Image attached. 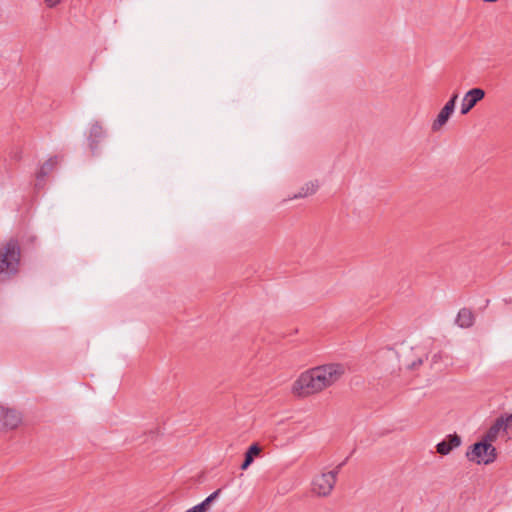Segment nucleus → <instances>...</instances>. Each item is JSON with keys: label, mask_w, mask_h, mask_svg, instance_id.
Wrapping results in <instances>:
<instances>
[{"label": "nucleus", "mask_w": 512, "mask_h": 512, "mask_svg": "<svg viewBox=\"0 0 512 512\" xmlns=\"http://www.w3.org/2000/svg\"><path fill=\"white\" fill-rule=\"evenodd\" d=\"M345 372L342 364L321 365L303 372L292 385L297 397H307L321 392L338 381Z\"/></svg>", "instance_id": "1"}, {"label": "nucleus", "mask_w": 512, "mask_h": 512, "mask_svg": "<svg viewBox=\"0 0 512 512\" xmlns=\"http://www.w3.org/2000/svg\"><path fill=\"white\" fill-rule=\"evenodd\" d=\"M21 249L17 239L0 244V282H6L19 272Z\"/></svg>", "instance_id": "2"}, {"label": "nucleus", "mask_w": 512, "mask_h": 512, "mask_svg": "<svg viewBox=\"0 0 512 512\" xmlns=\"http://www.w3.org/2000/svg\"><path fill=\"white\" fill-rule=\"evenodd\" d=\"M469 461L477 464H491L496 460L497 452L492 442L482 437L480 442L473 444L466 453Z\"/></svg>", "instance_id": "3"}, {"label": "nucleus", "mask_w": 512, "mask_h": 512, "mask_svg": "<svg viewBox=\"0 0 512 512\" xmlns=\"http://www.w3.org/2000/svg\"><path fill=\"white\" fill-rule=\"evenodd\" d=\"M342 465L343 463L338 465L332 471L321 473L315 476L312 481V492L320 497H326L330 495L336 484L337 475Z\"/></svg>", "instance_id": "4"}, {"label": "nucleus", "mask_w": 512, "mask_h": 512, "mask_svg": "<svg viewBox=\"0 0 512 512\" xmlns=\"http://www.w3.org/2000/svg\"><path fill=\"white\" fill-rule=\"evenodd\" d=\"M458 99V94L454 93L449 101L444 105V107L440 110L437 117L432 123L431 129L434 132H437L442 129L444 125L448 122L452 114L455 110L456 101Z\"/></svg>", "instance_id": "5"}, {"label": "nucleus", "mask_w": 512, "mask_h": 512, "mask_svg": "<svg viewBox=\"0 0 512 512\" xmlns=\"http://www.w3.org/2000/svg\"><path fill=\"white\" fill-rule=\"evenodd\" d=\"M484 97L485 91L482 88H472L467 91L462 99L461 114H468Z\"/></svg>", "instance_id": "6"}, {"label": "nucleus", "mask_w": 512, "mask_h": 512, "mask_svg": "<svg viewBox=\"0 0 512 512\" xmlns=\"http://www.w3.org/2000/svg\"><path fill=\"white\" fill-rule=\"evenodd\" d=\"M104 137L105 131L103 127L98 122L93 123L90 127L88 136L89 148L93 155L96 154L98 145Z\"/></svg>", "instance_id": "7"}, {"label": "nucleus", "mask_w": 512, "mask_h": 512, "mask_svg": "<svg viewBox=\"0 0 512 512\" xmlns=\"http://www.w3.org/2000/svg\"><path fill=\"white\" fill-rule=\"evenodd\" d=\"M461 438L457 434L448 435L443 441L436 445L437 453L441 455L449 454L454 448L460 446Z\"/></svg>", "instance_id": "8"}, {"label": "nucleus", "mask_w": 512, "mask_h": 512, "mask_svg": "<svg viewBox=\"0 0 512 512\" xmlns=\"http://www.w3.org/2000/svg\"><path fill=\"white\" fill-rule=\"evenodd\" d=\"M0 422L7 429H15L21 422V416L16 410L3 407V415Z\"/></svg>", "instance_id": "9"}, {"label": "nucleus", "mask_w": 512, "mask_h": 512, "mask_svg": "<svg viewBox=\"0 0 512 512\" xmlns=\"http://www.w3.org/2000/svg\"><path fill=\"white\" fill-rule=\"evenodd\" d=\"M499 436H504V426H503V416L496 419L494 424L488 429V431L484 434L483 438L486 441L494 442L497 440Z\"/></svg>", "instance_id": "10"}, {"label": "nucleus", "mask_w": 512, "mask_h": 512, "mask_svg": "<svg viewBox=\"0 0 512 512\" xmlns=\"http://www.w3.org/2000/svg\"><path fill=\"white\" fill-rule=\"evenodd\" d=\"M262 452V448L257 444H252L245 452V459L241 465L242 470H246Z\"/></svg>", "instance_id": "11"}, {"label": "nucleus", "mask_w": 512, "mask_h": 512, "mask_svg": "<svg viewBox=\"0 0 512 512\" xmlns=\"http://www.w3.org/2000/svg\"><path fill=\"white\" fill-rule=\"evenodd\" d=\"M474 314L471 310L463 308L458 312L456 323L462 328H468L474 323Z\"/></svg>", "instance_id": "12"}, {"label": "nucleus", "mask_w": 512, "mask_h": 512, "mask_svg": "<svg viewBox=\"0 0 512 512\" xmlns=\"http://www.w3.org/2000/svg\"><path fill=\"white\" fill-rule=\"evenodd\" d=\"M221 493V489H217L212 494H210L204 501L200 504L196 505L200 512H208L211 508L212 503L219 497Z\"/></svg>", "instance_id": "13"}, {"label": "nucleus", "mask_w": 512, "mask_h": 512, "mask_svg": "<svg viewBox=\"0 0 512 512\" xmlns=\"http://www.w3.org/2000/svg\"><path fill=\"white\" fill-rule=\"evenodd\" d=\"M221 493V489H217L212 494H210L204 501L200 504L196 505L200 512H208L211 508L212 503L219 497Z\"/></svg>", "instance_id": "14"}, {"label": "nucleus", "mask_w": 512, "mask_h": 512, "mask_svg": "<svg viewBox=\"0 0 512 512\" xmlns=\"http://www.w3.org/2000/svg\"><path fill=\"white\" fill-rule=\"evenodd\" d=\"M318 189V184L315 182H308L301 187L299 192L294 195V198H303L314 194Z\"/></svg>", "instance_id": "15"}, {"label": "nucleus", "mask_w": 512, "mask_h": 512, "mask_svg": "<svg viewBox=\"0 0 512 512\" xmlns=\"http://www.w3.org/2000/svg\"><path fill=\"white\" fill-rule=\"evenodd\" d=\"M58 160L57 157L50 158L48 161H46L40 168L39 172L37 173V178H42L46 176L50 171L54 169L56 166Z\"/></svg>", "instance_id": "16"}, {"label": "nucleus", "mask_w": 512, "mask_h": 512, "mask_svg": "<svg viewBox=\"0 0 512 512\" xmlns=\"http://www.w3.org/2000/svg\"><path fill=\"white\" fill-rule=\"evenodd\" d=\"M504 436L506 439L512 438V414L509 416H503Z\"/></svg>", "instance_id": "17"}, {"label": "nucleus", "mask_w": 512, "mask_h": 512, "mask_svg": "<svg viewBox=\"0 0 512 512\" xmlns=\"http://www.w3.org/2000/svg\"><path fill=\"white\" fill-rule=\"evenodd\" d=\"M44 2L47 7L54 8L61 2V0H44Z\"/></svg>", "instance_id": "18"}, {"label": "nucleus", "mask_w": 512, "mask_h": 512, "mask_svg": "<svg viewBox=\"0 0 512 512\" xmlns=\"http://www.w3.org/2000/svg\"><path fill=\"white\" fill-rule=\"evenodd\" d=\"M185 512H200V511L198 510V508H197L196 506H194V507H192V508L188 509V510H187V511H185Z\"/></svg>", "instance_id": "19"}, {"label": "nucleus", "mask_w": 512, "mask_h": 512, "mask_svg": "<svg viewBox=\"0 0 512 512\" xmlns=\"http://www.w3.org/2000/svg\"><path fill=\"white\" fill-rule=\"evenodd\" d=\"M485 2H496L497 0H484Z\"/></svg>", "instance_id": "20"}]
</instances>
